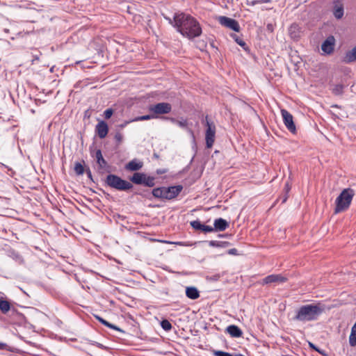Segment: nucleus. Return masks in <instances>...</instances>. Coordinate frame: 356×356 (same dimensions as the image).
Wrapping results in <instances>:
<instances>
[{"label":"nucleus","mask_w":356,"mask_h":356,"mask_svg":"<svg viewBox=\"0 0 356 356\" xmlns=\"http://www.w3.org/2000/svg\"><path fill=\"white\" fill-rule=\"evenodd\" d=\"M175 28L184 37L193 39L200 36L202 29L195 18L184 13L175 15Z\"/></svg>","instance_id":"1"},{"label":"nucleus","mask_w":356,"mask_h":356,"mask_svg":"<svg viewBox=\"0 0 356 356\" xmlns=\"http://www.w3.org/2000/svg\"><path fill=\"white\" fill-rule=\"evenodd\" d=\"M324 310L325 306L321 303L302 305L296 312L293 319L300 322L316 321Z\"/></svg>","instance_id":"2"},{"label":"nucleus","mask_w":356,"mask_h":356,"mask_svg":"<svg viewBox=\"0 0 356 356\" xmlns=\"http://www.w3.org/2000/svg\"><path fill=\"white\" fill-rule=\"evenodd\" d=\"M355 195L352 188L343 189L335 200L334 213H338L348 209Z\"/></svg>","instance_id":"3"},{"label":"nucleus","mask_w":356,"mask_h":356,"mask_svg":"<svg viewBox=\"0 0 356 356\" xmlns=\"http://www.w3.org/2000/svg\"><path fill=\"white\" fill-rule=\"evenodd\" d=\"M182 189L183 187L181 185L159 187L153 189L152 195L156 198L172 200L175 198Z\"/></svg>","instance_id":"4"},{"label":"nucleus","mask_w":356,"mask_h":356,"mask_svg":"<svg viewBox=\"0 0 356 356\" xmlns=\"http://www.w3.org/2000/svg\"><path fill=\"white\" fill-rule=\"evenodd\" d=\"M106 184L111 188L122 191H128L133 188V185L130 182L113 174L107 175Z\"/></svg>","instance_id":"5"},{"label":"nucleus","mask_w":356,"mask_h":356,"mask_svg":"<svg viewBox=\"0 0 356 356\" xmlns=\"http://www.w3.org/2000/svg\"><path fill=\"white\" fill-rule=\"evenodd\" d=\"M129 180L135 184H142L147 187H153L155 185V177L148 176L144 172H134Z\"/></svg>","instance_id":"6"},{"label":"nucleus","mask_w":356,"mask_h":356,"mask_svg":"<svg viewBox=\"0 0 356 356\" xmlns=\"http://www.w3.org/2000/svg\"><path fill=\"white\" fill-rule=\"evenodd\" d=\"M205 122L207 127L205 133L206 146L207 148H211L215 141L216 126L213 122L209 120L208 116H206Z\"/></svg>","instance_id":"7"},{"label":"nucleus","mask_w":356,"mask_h":356,"mask_svg":"<svg viewBox=\"0 0 356 356\" xmlns=\"http://www.w3.org/2000/svg\"><path fill=\"white\" fill-rule=\"evenodd\" d=\"M150 112L156 115L168 114L172 111V106L167 102H161L149 107Z\"/></svg>","instance_id":"8"},{"label":"nucleus","mask_w":356,"mask_h":356,"mask_svg":"<svg viewBox=\"0 0 356 356\" xmlns=\"http://www.w3.org/2000/svg\"><path fill=\"white\" fill-rule=\"evenodd\" d=\"M218 20L222 26L229 28L232 31L238 32L240 30L238 22L234 19L225 16H220L218 17Z\"/></svg>","instance_id":"9"},{"label":"nucleus","mask_w":356,"mask_h":356,"mask_svg":"<svg viewBox=\"0 0 356 356\" xmlns=\"http://www.w3.org/2000/svg\"><path fill=\"white\" fill-rule=\"evenodd\" d=\"M282 117L283 118V122L286 127L290 131L291 133H295L296 131V125L293 122V115L286 110L282 109L281 110Z\"/></svg>","instance_id":"10"},{"label":"nucleus","mask_w":356,"mask_h":356,"mask_svg":"<svg viewBox=\"0 0 356 356\" xmlns=\"http://www.w3.org/2000/svg\"><path fill=\"white\" fill-rule=\"evenodd\" d=\"M286 280L287 278L280 274H272L264 277L260 283L263 285L270 284H282L286 282Z\"/></svg>","instance_id":"11"},{"label":"nucleus","mask_w":356,"mask_h":356,"mask_svg":"<svg viewBox=\"0 0 356 356\" xmlns=\"http://www.w3.org/2000/svg\"><path fill=\"white\" fill-rule=\"evenodd\" d=\"M334 44H335L334 37L332 35H330V36L327 37L325 39V40L322 43L321 50L325 54H331L334 51Z\"/></svg>","instance_id":"12"},{"label":"nucleus","mask_w":356,"mask_h":356,"mask_svg":"<svg viewBox=\"0 0 356 356\" xmlns=\"http://www.w3.org/2000/svg\"><path fill=\"white\" fill-rule=\"evenodd\" d=\"M143 167V162L138 159H134L128 162L124 168L127 171L136 172L140 170Z\"/></svg>","instance_id":"13"},{"label":"nucleus","mask_w":356,"mask_h":356,"mask_svg":"<svg viewBox=\"0 0 356 356\" xmlns=\"http://www.w3.org/2000/svg\"><path fill=\"white\" fill-rule=\"evenodd\" d=\"M95 131L101 139L104 138L108 131V127L106 122L103 120L99 122L95 127Z\"/></svg>","instance_id":"14"},{"label":"nucleus","mask_w":356,"mask_h":356,"mask_svg":"<svg viewBox=\"0 0 356 356\" xmlns=\"http://www.w3.org/2000/svg\"><path fill=\"white\" fill-rule=\"evenodd\" d=\"M229 227V222L223 218H217L214 220L213 227L216 232L225 231Z\"/></svg>","instance_id":"15"},{"label":"nucleus","mask_w":356,"mask_h":356,"mask_svg":"<svg viewBox=\"0 0 356 356\" xmlns=\"http://www.w3.org/2000/svg\"><path fill=\"white\" fill-rule=\"evenodd\" d=\"M289 34L293 40H298L301 34L300 27L297 24H292L289 28Z\"/></svg>","instance_id":"16"},{"label":"nucleus","mask_w":356,"mask_h":356,"mask_svg":"<svg viewBox=\"0 0 356 356\" xmlns=\"http://www.w3.org/2000/svg\"><path fill=\"white\" fill-rule=\"evenodd\" d=\"M226 331L232 337L239 338L243 335L242 330L237 325H231L227 326L226 328Z\"/></svg>","instance_id":"17"},{"label":"nucleus","mask_w":356,"mask_h":356,"mask_svg":"<svg viewBox=\"0 0 356 356\" xmlns=\"http://www.w3.org/2000/svg\"><path fill=\"white\" fill-rule=\"evenodd\" d=\"M95 157L100 169H104L107 166V162L104 159L101 149H97L95 153Z\"/></svg>","instance_id":"18"},{"label":"nucleus","mask_w":356,"mask_h":356,"mask_svg":"<svg viewBox=\"0 0 356 356\" xmlns=\"http://www.w3.org/2000/svg\"><path fill=\"white\" fill-rule=\"evenodd\" d=\"M356 60V44L355 47L351 50L346 53L343 58V61L346 63H350Z\"/></svg>","instance_id":"19"},{"label":"nucleus","mask_w":356,"mask_h":356,"mask_svg":"<svg viewBox=\"0 0 356 356\" xmlns=\"http://www.w3.org/2000/svg\"><path fill=\"white\" fill-rule=\"evenodd\" d=\"M186 296L191 300H195L200 297V293L196 287L188 286L186 289Z\"/></svg>","instance_id":"20"},{"label":"nucleus","mask_w":356,"mask_h":356,"mask_svg":"<svg viewBox=\"0 0 356 356\" xmlns=\"http://www.w3.org/2000/svg\"><path fill=\"white\" fill-rule=\"evenodd\" d=\"M333 15L337 19H341L343 15V7L340 3H336L333 8Z\"/></svg>","instance_id":"21"},{"label":"nucleus","mask_w":356,"mask_h":356,"mask_svg":"<svg viewBox=\"0 0 356 356\" xmlns=\"http://www.w3.org/2000/svg\"><path fill=\"white\" fill-rule=\"evenodd\" d=\"M166 119L169 120L172 123L177 124L181 128H187L188 122L186 120L181 118V120H177L174 118H166Z\"/></svg>","instance_id":"22"},{"label":"nucleus","mask_w":356,"mask_h":356,"mask_svg":"<svg viewBox=\"0 0 356 356\" xmlns=\"http://www.w3.org/2000/svg\"><path fill=\"white\" fill-rule=\"evenodd\" d=\"M95 318L99 321L101 323H102L103 325H104L105 326L109 327V328H111L113 330H118V331H121V330L116 325H113L111 323H110L109 322L106 321V320H104V318H102V317H100L98 315H94Z\"/></svg>","instance_id":"23"},{"label":"nucleus","mask_w":356,"mask_h":356,"mask_svg":"<svg viewBox=\"0 0 356 356\" xmlns=\"http://www.w3.org/2000/svg\"><path fill=\"white\" fill-rule=\"evenodd\" d=\"M344 86L342 84H337L332 88V92L337 96L342 95L343 93Z\"/></svg>","instance_id":"24"},{"label":"nucleus","mask_w":356,"mask_h":356,"mask_svg":"<svg viewBox=\"0 0 356 356\" xmlns=\"http://www.w3.org/2000/svg\"><path fill=\"white\" fill-rule=\"evenodd\" d=\"M10 309V303L5 300L0 299V310L3 314H6Z\"/></svg>","instance_id":"25"},{"label":"nucleus","mask_w":356,"mask_h":356,"mask_svg":"<svg viewBox=\"0 0 356 356\" xmlns=\"http://www.w3.org/2000/svg\"><path fill=\"white\" fill-rule=\"evenodd\" d=\"M154 116L153 115H145L142 116L136 117L134 119L131 120V122H138V121H143V120H149L154 118Z\"/></svg>","instance_id":"26"},{"label":"nucleus","mask_w":356,"mask_h":356,"mask_svg":"<svg viewBox=\"0 0 356 356\" xmlns=\"http://www.w3.org/2000/svg\"><path fill=\"white\" fill-rule=\"evenodd\" d=\"M74 171L78 175H83L84 172V168L80 163H76L74 165Z\"/></svg>","instance_id":"27"},{"label":"nucleus","mask_w":356,"mask_h":356,"mask_svg":"<svg viewBox=\"0 0 356 356\" xmlns=\"http://www.w3.org/2000/svg\"><path fill=\"white\" fill-rule=\"evenodd\" d=\"M191 227L195 230H202L203 224L198 220L191 222Z\"/></svg>","instance_id":"28"},{"label":"nucleus","mask_w":356,"mask_h":356,"mask_svg":"<svg viewBox=\"0 0 356 356\" xmlns=\"http://www.w3.org/2000/svg\"><path fill=\"white\" fill-rule=\"evenodd\" d=\"M161 326L165 331H169V330H170L172 329L171 323H170L169 321H168L166 319L163 320L161 322Z\"/></svg>","instance_id":"29"},{"label":"nucleus","mask_w":356,"mask_h":356,"mask_svg":"<svg viewBox=\"0 0 356 356\" xmlns=\"http://www.w3.org/2000/svg\"><path fill=\"white\" fill-rule=\"evenodd\" d=\"M227 243V242H222L218 241H210L209 244L211 247H223L224 244Z\"/></svg>","instance_id":"30"},{"label":"nucleus","mask_w":356,"mask_h":356,"mask_svg":"<svg viewBox=\"0 0 356 356\" xmlns=\"http://www.w3.org/2000/svg\"><path fill=\"white\" fill-rule=\"evenodd\" d=\"M12 257L19 264H22L24 261L22 257L17 252H13Z\"/></svg>","instance_id":"31"},{"label":"nucleus","mask_w":356,"mask_h":356,"mask_svg":"<svg viewBox=\"0 0 356 356\" xmlns=\"http://www.w3.org/2000/svg\"><path fill=\"white\" fill-rule=\"evenodd\" d=\"M113 113V110L112 108H107L104 112V115L106 119H109Z\"/></svg>","instance_id":"32"},{"label":"nucleus","mask_w":356,"mask_h":356,"mask_svg":"<svg viewBox=\"0 0 356 356\" xmlns=\"http://www.w3.org/2000/svg\"><path fill=\"white\" fill-rule=\"evenodd\" d=\"M202 231L205 233L212 232L215 231V229L213 227L203 225Z\"/></svg>","instance_id":"33"},{"label":"nucleus","mask_w":356,"mask_h":356,"mask_svg":"<svg viewBox=\"0 0 356 356\" xmlns=\"http://www.w3.org/2000/svg\"><path fill=\"white\" fill-rule=\"evenodd\" d=\"M220 278V274H215L213 275H211L210 277H207V280L212 281V282H216Z\"/></svg>","instance_id":"34"},{"label":"nucleus","mask_w":356,"mask_h":356,"mask_svg":"<svg viewBox=\"0 0 356 356\" xmlns=\"http://www.w3.org/2000/svg\"><path fill=\"white\" fill-rule=\"evenodd\" d=\"M259 1L260 0H247V4L253 6L256 4L261 3Z\"/></svg>","instance_id":"35"},{"label":"nucleus","mask_w":356,"mask_h":356,"mask_svg":"<svg viewBox=\"0 0 356 356\" xmlns=\"http://www.w3.org/2000/svg\"><path fill=\"white\" fill-rule=\"evenodd\" d=\"M122 138L123 136L120 133L118 132L115 134V139L116 140L117 142L120 143L122 140Z\"/></svg>","instance_id":"36"},{"label":"nucleus","mask_w":356,"mask_h":356,"mask_svg":"<svg viewBox=\"0 0 356 356\" xmlns=\"http://www.w3.org/2000/svg\"><path fill=\"white\" fill-rule=\"evenodd\" d=\"M236 41L240 46L243 47H245L246 46V43L242 40L236 39Z\"/></svg>","instance_id":"37"},{"label":"nucleus","mask_w":356,"mask_h":356,"mask_svg":"<svg viewBox=\"0 0 356 356\" xmlns=\"http://www.w3.org/2000/svg\"><path fill=\"white\" fill-rule=\"evenodd\" d=\"M237 252H238V251H237V250H236V249H235V248H232V249H229V250H228V254H232V255H236V254H237Z\"/></svg>","instance_id":"38"},{"label":"nucleus","mask_w":356,"mask_h":356,"mask_svg":"<svg viewBox=\"0 0 356 356\" xmlns=\"http://www.w3.org/2000/svg\"><path fill=\"white\" fill-rule=\"evenodd\" d=\"M165 19L168 20L169 24H170L175 28V17H173V19H171L170 17H165Z\"/></svg>","instance_id":"39"},{"label":"nucleus","mask_w":356,"mask_h":356,"mask_svg":"<svg viewBox=\"0 0 356 356\" xmlns=\"http://www.w3.org/2000/svg\"><path fill=\"white\" fill-rule=\"evenodd\" d=\"M131 120H128V121H125L123 124H120V128H124L128 124L131 123Z\"/></svg>","instance_id":"40"},{"label":"nucleus","mask_w":356,"mask_h":356,"mask_svg":"<svg viewBox=\"0 0 356 356\" xmlns=\"http://www.w3.org/2000/svg\"><path fill=\"white\" fill-rule=\"evenodd\" d=\"M174 243L177 244V245H188L187 244H186L184 242H175Z\"/></svg>","instance_id":"41"},{"label":"nucleus","mask_w":356,"mask_h":356,"mask_svg":"<svg viewBox=\"0 0 356 356\" xmlns=\"http://www.w3.org/2000/svg\"><path fill=\"white\" fill-rule=\"evenodd\" d=\"M259 1H261V3H269L271 1V0H260Z\"/></svg>","instance_id":"42"},{"label":"nucleus","mask_w":356,"mask_h":356,"mask_svg":"<svg viewBox=\"0 0 356 356\" xmlns=\"http://www.w3.org/2000/svg\"><path fill=\"white\" fill-rule=\"evenodd\" d=\"M285 188H286V192H289L290 188H289V186L288 183L286 184Z\"/></svg>","instance_id":"43"},{"label":"nucleus","mask_w":356,"mask_h":356,"mask_svg":"<svg viewBox=\"0 0 356 356\" xmlns=\"http://www.w3.org/2000/svg\"><path fill=\"white\" fill-rule=\"evenodd\" d=\"M87 173H88V177H90H90H92V175H91V172H90V170H88V172H87Z\"/></svg>","instance_id":"44"},{"label":"nucleus","mask_w":356,"mask_h":356,"mask_svg":"<svg viewBox=\"0 0 356 356\" xmlns=\"http://www.w3.org/2000/svg\"><path fill=\"white\" fill-rule=\"evenodd\" d=\"M188 131L191 134L192 136L194 138V134L193 132V131L190 129H188Z\"/></svg>","instance_id":"45"},{"label":"nucleus","mask_w":356,"mask_h":356,"mask_svg":"<svg viewBox=\"0 0 356 356\" xmlns=\"http://www.w3.org/2000/svg\"><path fill=\"white\" fill-rule=\"evenodd\" d=\"M3 31L6 33H9V29H4Z\"/></svg>","instance_id":"46"},{"label":"nucleus","mask_w":356,"mask_h":356,"mask_svg":"<svg viewBox=\"0 0 356 356\" xmlns=\"http://www.w3.org/2000/svg\"><path fill=\"white\" fill-rule=\"evenodd\" d=\"M309 346H310L311 347H312L313 348H314V349L317 350V349L316 348V347H315L312 343H309Z\"/></svg>","instance_id":"47"},{"label":"nucleus","mask_w":356,"mask_h":356,"mask_svg":"<svg viewBox=\"0 0 356 356\" xmlns=\"http://www.w3.org/2000/svg\"><path fill=\"white\" fill-rule=\"evenodd\" d=\"M3 346H4V344H3V343H0V349H2V348H3Z\"/></svg>","instance_id":"48"},{"label":"nucleus","mask_w":356,"mask_h":356,"mask_svg":"<svg viewBox=\"0 0 356 356\" xmlns=\"http://www.w3.org/2000/svg\"><path fill=\"white\" fill-rule=\"evenodd\" d=\"M1 165L2 166H3V167L6 168V166L4 164L1 163Z\"/></svg>","instance_id":"49"}]
</instances>
